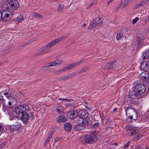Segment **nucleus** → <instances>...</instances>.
Wrapping results in <instances>:
<instances>
[{
  "mask_svg": "<svg viewBox=\"0 0 149 149\" xmlns=\"http://www.w3.org/2000/svg\"><path fill=\"white\" fill-rule=\"evenodd\" d=\"M22 109L20 111L19 115H21V120L23 123L28 122L29 119V115L27 112L29 111V107L28 104L21 105Z\"/></svg>",
  "mask_w": 149,
  "mask_h": 149,
  "instance_id": "1",
  "label": "nucleus"
},
{
  "mask_svg": "<svg viewBox=\"0 0 149 149\" xmlns=\"http://www.w3.org/2000/svg\"><path fill=\"white\" fill-rule=\"evenodd\" d=\"M55 45V44L53 40L52 41L45 46L40 48L38 49V52L34 54V56H36L40 55L49 52L50 51V47Z\"/></svg>",
  "mask_w": 149,
  "mask_h": 149,
  "instance_id": "2",
  "label": "nucleus"
},
{
  "mask_svg": "<svg viewBox=\"0 0 149 149\" xmlns=\"http://www.w3.org/2000/svg\"><path fill=\"white\" fill-rule=\"evenodd\" d=\"M22 108L21 107V105H19L16 107L15 109V110L11 112L10 114L9 120H18L19 118L18 117V116H19V113L20 111L21 110Z\"/></svg>",
  "mask_w": 149,
  "mask_h": 149,
  "instance_id": "3",
  "label": "nucleus"
},
{
  "mask_svg": "<svg viewBox=\"0 0 149 149\" xmlns=\"http://www.w3.org/2000/svg\"><path fill=\"white\" fill-rule=\"evenodd\" d=\"M81 139L85 141V142L87 143H92L97 141V138L94 134L91 135L87 134L82 136Z\"/></svg>",
  "mask_w": 149,
  "mask_h": 149,
  "instance_id": "4",
  "label": "nucleus"
},
{
  "mask_svg": "<svg viewBox=\"0 0 149 149\" xmlns=\"http://www.w3.org/2000/svg\"><path fill=\"white\" fill-rule=\"evenodd\" d=\"M134 89L139 96L144 93L146 91L145 86L142 84L137 85L134 88Z\"/></svg>",
  "mask_w": 149,
  "mask_h": 149,
  "instance_id": "5",
  "label": "nucleus"
},
{
  "mask_svg": "<svg viewBox=\"0 0 149 149\" xmlns=\"http://www.w3.org/2000/svg\"><path fill=\"white\" fill-rule=\"evenodd\" d=\"M4 13V15L2 18V20L4 22H8L10 20L12 16L11 12L10 11H5L3 12Z\"/></svg>",
  "mask_w": 149,
  "mask_h": 149,
  "instance_id": "6",
  "label": "nucleus"
},
{
  "mask_svg": "<svg viewBox=\"0 0 149 149\" xmlns=\"http://www.w3.org/2000/svg\"><path fill=\"white\" fill-rule=\"evenodd\" d=\"M78 115V112L76 110H72L68 112L67 114L68 118L73 119L76 118Z\"/></svg>",
  "mask_w": 149,
  "mask_h": 149,
  "instance_id": "7",
  "label": "nucleus"
},
{
  "mask_svg": "<svg viewBox=\"0 0 149 149\" xmlns=\"http://www.w3.org/2000/svg\"><path fill=\"white\" fill-rule=\"evenodd\" d=\"M78 113L79 117L83 119L87 118L88 115L87 111L85 109H81L78 112Z\"/></svg>",
  "mask_w": 149,
  "mask_h": 149,
  "instance_id": "8",
  "label": "nucleus"
},
{
  "mask_svg": "<svg viewBox=\"0 0 149 149\" xmlns=\"http://www.w3.org/2000/svg\"><path fill=\"white\" fill-rule=\"evenodd\" d=\"M8 3L11 8L13 9H17L19 6V3L16 0H6Z\"/></svg>",
  "mask_w": 149,
  "mask_h": 149,
  "instance_id": "9",
  "label": "nucleus"
},
{
  "mask_svg": "<svg viewBox=\"0 0 149 149\" xmlns=\"http://www.w3.org/2000/svg\"><path fill=\"white\" fill-rule=\"evenodd\" d=\"M141 69L144 71H149V61H144L141 65Z\"/></svg>",
  "mask_w": 149,
  "mask_h": 149,
  "instance_id": "10",
  "label": "nucleus"
},
{
  "mask_svg": "<svg viewBox=\"0 0 149 149\" xmlns=\"http://www.w3.org/2000/svg\"><path fill=\"white\" fill-rule=\"evenodd\" d=\"M102 22V19L99 17H96L92 22L91 26L93 27H95L98 24L101 23Z\"/></svg>",
  "mask_w": 149,
  "mask_h": 149,
  "instance_id": "11",
  "label": "nucleus"
},
{
  "mask_svg": "<svg viewBox=\"0 0 149 149\" xmlns=\"http://www.w3.org/2000/svg\"><path fill=\"white\" fill-rule=\"evenodd\" d=\"M16 120V122H15L12 125H11L9 126V128L10 130L13 131H16L19 129L20 127V124Z\"/></svg>",
  "mask_w": 149,
  "mask_h": 149,
  "instance_id": "12",
  "label": "nucleus"
},
{
  "mask_svg": "<svg viewBox=\"0 0 149 149\" xmlns=\"http://www.w3.org/2000/svg\"><path fill=\"white\" fill-rule=\"evenodd\" d=\"M125 110L127 116H131L136 112L134 108L125 107Z\"/></svg>",
  "mask_w": 149,
  "mask_h": 149,
  "instance_id": "13",
  "label": "nucleus"
},
{
  "mask_svg": "<svg viewBox=\"0 0 149 149\" xmlns=\"http://www.w3.org/2000/svg\"><path fill=\"white\" fill-rule=\"evenodd\" d=\"M114 63V62H112L106 64L105 66L103 68L105 71H107L113 69L114 67L113 65Z\"/></svg>",
  "mask_w": 149,
  "mask_h": 149,
  "instance_id": "14",
  "label": "nucleus"
},
{
  "mask_svg": "<svg viewBox=\"0 0 149 149\" xmlns=\"http://www.w3.org/2000/svg\"><path fill=\"white\" fill-rule=\"evenodd\" d=\"M148 72L145 71L140 74L139 77L140 79L143 81H146L148 77Z\"/></svg>",
  "mask_w": 149,
  "mask_h": 149,
  "instance_id": "15",
  "label": "nucleus"
},
{
  "mask_svg": "<svg viewBox=\"0 0 149 149\" xmlns=\"http://www.w3.org/2000/svg\"><path fill=\"white\" fill-rule=\"evenodd\" d=\"M56 120L59 123L65 122L67 120V118L65 116L63 115H60L56 118Z\"/></svg>",
  "mask_w": 149,
  "mask_h": 149,
  "instance_id": "16",
  "label": "nucleus"
},
{
  "mask_svg": "<svg viewBox=\"0 0 149 149\" xmlns=\"http://www.w3.org/2000/svg\"><path fill=\"white\" fill-rule=\"evenodd\" d=\"M135 91V90L134 89L132 91L129 92L128 96L130 98H135L136 97H139L138 94Z\"/></svg>",
  "mask_w": 149,
  "mask_h": 149,
  "instance_id": "17",
  "label": "nucleus"
},
{
  "mask_svg": "<svg viewBox=\"0 0 149 149\" xmlns=\"http://www.w3.org/2000/svg\"><path fill=\"white\" fill-rule=\"evenodd\" d=\"M144 35L143 34H141L138 35L137 41L139 45L141 44L143 42L144 38Z\"/></svg>",
  "mask_w": 149,
  "mask_h": 149,
  "instance_id": "18",
  "label": "nucleus"
},
{
  "mask_svg": "<svg viewBox=\"0 0 149 149\" xmlns=\"http://www.w3.org/2000/svg\"><path fill=\"white\" fill-rule=\"evenodd\" d=\"M72 127V125L70 123H66L64 125V128L65 130L68 132L70 131Z\"/></svg>",
  "mask_w": 149,
  "mask_h": 149,
  "instance_id": "19",
  "label": "nucleus"
},
{
  "mask_svg": "<svg viewBox=\"0 0 149 149\" xmlns=\"http://www.w3.org/2000/svg\"><path fill=\"white\" fill-rule=\"evenodd\" d=\"M68 36V35H65L56 39L53 40V41L55 45H56L57 43L59 42L61 40L65 39Z\"/></svg>",
  "mask_w": 149,
  "mask_h": 149,
  "instance_id": "20",
  "label": "nucleus"
},
{
  "mask_svg": "<svg viewBox=\"0 0 149 149\" xmlns=\"http://www.w3.org/2000/svg\"><path fill=\"white\" fill-rule=\"evenodd\" d=\"M85 128V125L82 123H81L76 125L74 127V130L77 131L82 130Z\"/></svg>",
  "mask_w": 149,
  "mask_h": 149,
  "instance_id": "21",
  "label": "nucleus"
},
{
  "mask_svg": "<svg viewBox=\"0 0 149 149\" xmlns=\"http://www.w3.org/2000/svg\"><path fill=\"white\" fill-rule=\"evenodd\" d=\"M148 1V0H143L134 6V8H137L144 5Z\"/></svg>",
  "mask_w": 149,
  "mask_h": 149,
  "instance_id": "22",
  "label": "nucleus"
},
{
  "mask_svg": "<svg viewBox=\"0 0 149 149\" xmlns=\"http://www.w3.org/2000/svg\"><path fill=\"white\" fill-rule=\"evenodd\" d=\"M133 0H127L126 1L125 0H122L121 2L122 5L123 4V6L125 7L126 6L129 5L132 2Z\"/></svg>",
  "mask_w": 149,
  "mask_h": 149,
  "instance_id": "23",
  "label": "nucleus"
},
{
  "mask_svg": "<svg viewBox=\"0 0 149 149\" xmlns=\"http://www.w3.org/2000/svg\"><path fill=\"white\" fill-rule=\"evenodd\" d=\"M23 20V16L22 15H20L17 18L15 19V21L16 23H19L21 22Z\"/></svg>",
  "mask_w": 149,
  "mask_h": 149,
  "instance_id": "24",
  "label": "nucleus"
},
{
  "mask_svg": "<svg viewBox=\"0 0 149 149\" xmlns=\"http://www.w3.org/2000/svg\"><path fill=\"white\" fill-rule=\"evenodd\" d=\"M142 56L144 59L149 58V50L143 53Z\"/></svg>",
  "mask_w": 149,
  "mask_h": 149,
  "instance_id": "25",
  "label": "nucleus"
},
{
  "mask_svg": "<svg viewBox=\"0 0 149 149\" xmlns=\"http://www.w3.org/2000/svg\"><path fill=\"white\" fill-rule=\"evenodd\" d=\"M123 34L122 31H119L117 33V36L116 37L117 40H119L122 37Z\"/></svg>",
  "mask_w": 149,
  "mask_h": 149,
  "instance_id": "26",
  "label": "nucleus"
},
{
  "mask_svg": "<svg viewBox=\"0 0 149 149\" xmlns=\"http://www.w3.org/2000/svg\"><path fill=\"white\" fill-rule=\"evenodd\" d=\"M56 110L58 114H61L63 113V109L61 106L57 107Z\"/></svg>",
  "mask_w": 149,
  "mask_h": 149,
  "instance_id": "27",
  "label": "nucleus"
},
{
  "mask_svg": "<svg viewBox=\"0 0 149 149\" xmlns=\"http://www.w3.org/2000/svg\"><path fill=\"white\" fill-rule=\"evenodd\" d=\"M7 103H8V104H7V106H6V107L9 108H12L13 107L12 101L11 100H10L9 99H8Z\"/></svg>",
  "mask_w": 149,
  "mask_h": 149,
  "instance_id": "28",
  "label": "nucleus"
},
{
  "mask_svg": "<svg viewBox=\"0 0 149 149\" xmlns=\"http://www.w3.org/2000/svg\"><path fill=\"white\" fill-rule=\"evenodd\" d=\"M126 120L127 121L128 123H132L133 122V120L132 119V116L131 115V116H127Z\"/></svg>",
  "mask_w": 149,
  "mask_h": 149,
  "instance_id": "29",
  "label": "nucleus"
},
{
  "mask_svg": "<svg viewBox=\"0 0 149 149\" xmlns=\"http://www.w3.org/2000/svg\"><path fill=\"white\" fill-rule=\"evenodd\" d=\"M86 126L87 125H90L91 124V121H89L87 120H85L83 121V123H82Z\"/></svg>",
  "mask_w": 149,
  "mask_h": 149,
  "instance_id": "30",
  "label": "nucleus"
},
{
  "mask_svg": "<svg viewBox=\"0 0 149 149\" xmlns=\"http://www.w3.org/2000/svg\"><path fill=\"white\" fill-rule=\"evenodd\" d=\"M74 67L73 63L72 64L70 65H69L64 67L65 69V71L67 70H68L72 68H73Z\"/></svg>",
  "mask_w": 149,
  "mask_h": 149,
  "instance_id": "31",
  "label": "nucleus"
},
{
  "mask_svg": "<svg viewBox=\"0 0 149 149\" xmlns=\"http://www.w3.org/2000/svg\"><path fill=\"white\" fill-rule=\"evenodd\" d=\"M132 119L133 120L135 121L137 119L138 114L136 112L135 113H134L132 115Z\"/></svg>",
  "mask_w": 149,
  "mask_h": 149,
  "instance_id": "32",
  "label": "nucleus"
},
{
  "mask_svg": "<svg viewBox=\"0 0 149 149\" xmlns=\"http://www.w3.org/2000/svg\"><path fill=\"white\" fill-rule=\"evenodd\" d=\"M71 78V75H69L68 76L61 77V80H65Z\"/></svg>",
  "mask_w": 149,
  "mask_h": 149,
  "instance_id": "33",
  "label": "nucleus"
},
{
  "mask_svg": "<svg viewBox=\"0 0 149 149\" xmlns=\"http://www.w3.org/2000/svg\"><path fill=\"white\" fill-rule=\"evenodd\" d=\"M33 15L34 17H36L40 19L43 18V17L41 15L36 13H33Z\"/></svg>",
  "mask_w": 149,
  "mask_h": 149,
  "instance_id": "34",
  "label": "nucleus"
},
{
  "mask_svg": "<svg viewBox=\"0 0 149 149\" xmlns=\"http://www.w3.org/2000/svg\"><path fill=\"white\" fill-rule=\"evenodd\" d=\"M11 94V93L10 92V91H8V92H4V93H3L4 95L6 96V97H7L8 99H9V98L10 97H10H9V96Z\"/></svg>",
  "mask_w": 149,
  "mask_h": 149,
  "instance_id": "35",
  "label": "nucleus"
},
{
  "mask_svg": "<svg viewBox=\"0 0 149 149\" xmlns=\"http://www.w3.org/2000/svg\"><path fill=\"white\" fill-rule=\"evenodd\" d=\"M65 71V70L64 68H63V69L56 71L55 72V74H57Z\"/></svg>",
  "mask_w": 149,
  "mask_h": 149,
  "instance_id": "36",
  "label": "nucleus"
},
{
  "mask_svg": "<svg viewBox=\"0 0 149 149\" xmlns=\"http://www.w3.org/2000/svg\"><path fill=\"white\" fill-rule=\"evenodd\" d=\"M56 65H58L61 64L63 62V60L61 59L57 60L55 61Z\"/></svg>",
  "mask_w": 149,
  "mask_h": 149,
  "instance_id": "37",
  "label": "nucleus"
},
{
  "mask_svg": "<svg viewBox=\"0 0 149 149\" xmlns=\"http://www.w3.org/2000/svg\"><path fill=\"white\" fill-rule=\"evenodd\" d=\"M8 108H8L6 107H3L2 110L5 113H8L9 112Z\"/></svg>",
  "mask_w": 149,
  "mask_h": 149,
  "instance_id": "38",
  "label": "nucleus"
},
{
  "mask_svg": "<svg viewBox=\"0 0 149 149\" xmlns=\"http://www.w3.org/2000/svg\"><path fill=\"white\" fill-rule=\"evenodd\" d=\"M64 5L63 4H61L58 5V10L59 12H61L63 8Z\"/></svg>",
  "mask_w": 149,
  "mask_h": 149,
  "instance_id": "39",
  "label": "nucleus"
},
{
  "mask_svg": "<svg viewBox=\"0 0 149 149\" xmlns=\"http://www.w3.org/2000/svg\"><path fill=\"white\" fill-rule=\"evenodd\" d=\"M130 143V141H128L126 144L124 145L123 146H121V148L122 149H125V148H127L129 146Z\"/></svg>",
  "mask_w": 149,
  "mask_h": 149,
  "instance_id": "40",
  "label": "nucleus"
},
{
  "mask_svg": "<svg viewBox=\"0 0 149 149\" xmlns=\"http://www.w3.org/2000/svg\"><path fill=\"white\" fill-rule=\"evenodd\" d=\"M8 98L6 100H5L4 99L3 100H3L2 102V105L3 107H6V106H7V104L6 103H7V102L8 101Z\"/></svg>",
  "mask_w": 149,
  "mask_h": 149,
  "instance_id": "41",
  "label": "nucleus"
},
{
  "mask_svg": "<svg viewBox=\"0 0 149 149\" xmlns=\"http://www.w3.org/2000/svg\"><path fill=\"white\" fill-rule=\"evenodd\" d=\"M139 20V18L138 17H136L132 20V23L133 24H135Z\"/></svg>",
  "mask_w": 149,
  "mask_h": 149,
  "instance_id": "42",
  "label": "nucleus"
},
{
  "mask_svg": "<svg viewBox=\"0 0 149 149\" xmlns=\"http://www.w3.org/2000/svg\"><path fill=\"white\" fill-rule=\"evenodd\" d=\"M48 64H49L48 66L50 67L54 66L56 65L55 61L49 63Z\"/></svg>",
  "mask_w": 149,
  "mask_h": 149,
  "instance_id": "43",
  "label": "nucleus"
},
{
  "mask_svg": "<svg viewBox=\"0 0 149 149\" xmlns=\"http://www.w3.org/2000/svg\"><path fill=\"white\" fill-rule=\"evenodd\" d=\"M88 69H89V68H88V66L85 67L83 69L81 70L80 71V72L81 73L84 72H85Z\"/></svg>",
  "mask_w": 149,
  "mask_h": 149,
  "instance_id": "44",
  "label": "nucleus"
},
{
  "mask_svg": "<svg viewBox=\"0 0 149 149\" xmlns=\"http://www.w3.org/2000/svg\"><path fill=\"white\" fill-rule=\"evenodd\" d=\"M141 135L139 134H137L136 136L134 137V139L136 141H138L140 138Z\"/></svg>",
  "mask_w": 149,
  "mask_h": 149,
  "instance_id": "45",
  "label": "nucleus"
},
{
  "mask_svg": "<svg viewBox=\"0 0 149 149\" xmlns=\"http://www.w3.org/2000/svg\"><path fill=\"white\" fill-rule=\"evenodd\" d=\"M4 93V91H1L0 92V100H3V95Z\"/></svg>",
  "mask_w": 149,
  "mask_h": 149,
  "instance_id": "46",
  "label": "nucleus"
},
{
  "mask_svg": "<svg viewBox=\"0 0 149 149\" xmlns=\"http://www.w3.org/2000/svg\"><path fill=\"white\" fill-rule=\"evenodd\" d=\"M136 133V130H135L134 129L133 130H132L131 134H130V136H132L134 135H135Z\"/></svg>",
  "mask_w": 149,
  "mask_h": 149,
  "instance_id": "47",
  "label": "nucleus"
},
{
  "mask_svg": "<svg viewBox=\"0 0 149 149\" xmlns=\"http://www.w3.org/2000/svg\"><path fill=\"white\" fill-rule=\"evenodd\" d=\"M49 66V64H47V65H46L45 66L43 67V70H49V68L50 66Z\"/></svg>",
  "mask_w": 149,
  "mask_h": 149,
  "instance_id": "48",
  "label": "nucleus"
},
{
  "mask_svg": "<svg viewBox=\"0 0 149 149\" xmlns=\"http://www.w3.org/2000/svg\"><path fill=\"white\" fill-rule=\"evenodd\" d=\"M99 115L100 117L101 118V120H103L104 119V116L103 114L102 113H100Z\"/></svg>",
  "mask_w": 149,
  "mask_h": 149,
  "instance_id": "49",
  "label": "nucleus"
},
{
  "mask_svg": "<svg viewBox=\"0 0 149 149\" xmlns=\"http://www.w3.org/2000/svg\"><path fill=\"white\" fill-rule=\"evenodd\" d=\"M100 125V123L98 122H96L95 123L93 124V127L96 128L98 127Z\"/></svg>",
  "mask_w": 149,
  "mask_h": 149,
  "instance_id": "50",
  "label": "nucleus"
},
{
  "mask_svg": "<svg viewBox=\"0 0 149 149\" xmlns=\"http://www.w3.org/2000/svg\"><path fill=\"white\" fill-rule=\"evenodd\" d=\"M58 100H64L66 101H68L69 100L68 99L63 98H58Z\"/></svg>",
  "mask_w": 149,
  "mask_h": 149,
  "instance_id": "51",
  "label": "nucleus"
},
{
  "mask_svg": "<svg viewBox=\"0 0 149 149\" xmlns=\"http://www.w3.org/2000/svg\"><path fill=\"white\" fill-rule=\"evenodd\" d=\"M6 142H3L0 145V147L1 148H3L6 145Z\"/></svg>",
  "mask_w": 149,
  "mask_h": 149,
  "instance_id": "52",
  "label": "nucleus"
},
{
  "mask_svg": "<svg viewBox=\"0 0 149 149\" xmlns=\"http://www.w3.org/2000/svg\"><path fill=\"white\" fill-rule=\"evenodd\" d=\"M132 149H141V145H138L136 146L134 149L132 148Z\"/></svg>",
  "mask_w": 149,
  "mask_h": 149,
  "instance_id": "53",
  "label": "nucleus"
},
{
  "mask_svg": "<svg viewBox=\"0 0 149 149\" xmlns=\"http://www.w3.org/2000/svg\"><path fill=\"white\" fill-rule=\"evenodd\" d=\"M73 63V64L74 65V67H77V66H78V65H79V64L77 62H76L74 63Z\"/></svg>",
  "mask_w": 149,
  "mask_h": 149,
  "instance_id": "54",
  "label": "nucleus"
},
{
  "mask_svg": "<svg viewBox=\"0 0 149 149\" xmlns=\"http://www.w3.org/2000/svg\"><path fill=\"white\" fill-rule=\"evenodd\" d=\"M3 130V126L1 124H0V132L2 131Z\"/></svg>",
  "mask_w": 149,
  "mask_h": 149,
  "instance_id": "55",
  "label": "nucleus"
},
{
  "mask_svg": "<svg viewBox=\"0 0 149 149\" xmlns=\"http://www.w3.org/2000/svg\"><path fill=\"white\" fill-rule=\"evenodd\" d=\"M83 59H81V60L77 61L79 64V65L81 64L83 61Z\"/></svg>",
  "mask_w": 149,
  "mask_h": 149,
  "instance_id": "56",
  "label": "nucleus"
},
{
  "mask_svg": "<svg viewBox=\"0 0 149 149\" xmlns=\"http://www.w3.org/2000/svg\"><path fill=\"white\" fill-rule=\"evenodd\" d=\"M59 138L57 137L55 139V142H57L58 141H59Z\"/></svg>",
  "mask_w": 149,
  "mask_h": 149,
  "instance_id": "57",
  "label": "nucleus"
},
{
  "mask_svg": "<svg viewBox=\"0 0 149 149\" xmlns=\"http://www.w3.org/2000/svg\"><path fill=\"white\" fill-rule=\"evenodd\" d=\"M49 140H50V139L47 138L46 140V141H45L46 143H47V142H48V141H49Z\"/></svg>",
  "mask_w": 149,
  "mask_h": 149,
  "instance_id": "58",
  "label": "nucleus"
},
{
  "mask_svg": "<svg viewBox=\"0 0 149 149\" xmlns=\"http://www.w3.org/2000/svg\"><path fill=\"white\" fill-rule=\"evenodd\" d=\"M117 108H115L113 109V111L114 112H115L117 110Z\"/></svg>",
  "mask_w": 149,
  "mask_h": 149,
  "instance_id": "59",
  "label": "nucleus"
},
{
  "mask_svg": "<svg viewBox=\"0 0 149 149\" xmlns=\"http://www.w3.org/2000/svg\"><path fill=\"white\" fill-rule=\"evenodd\" d=\"M97 1V0H93V3H96Z\"/></svg>",
  "mask_w": 149,
  "mask_h": 149,
  "instance_id": "60",
  "label": "nucleus"
},
{
  "mask_svg": "<svg viewBox=\"0 0 149 149\" xmlns=\"http://www.w3.org/2000/svg\"><path fill=\"white\" fill-rule=\"evenodd\" d=\"M52 137V134H51L49 135V136H48V138L50 139V138H51Z\"/></svg>",
  "mask_w": 149,
  "mask_h": 149,
  "instance_id": "61",
  "label": "nucleus"
},
{
  "mask_svg": "<svg viewBox=\"0 0 149 149\" xmlns=\"http://www.w3.org/2000/svg\"><path fill=\"white\" fill-rule=\"evenodd\" d=\"M113 0H109L108 2V3L109 4V3L113 1Z\"/></svg>",
  "mask_w": 149,
  "mask_h": 149,
  "instance_id": "62",
  "label": "nucleus"
},
{
  "mask_svg": "<svg viewBox=\"0 0 149 149\" xmlns=\"http://www.w3.org/2000/svg\"><path fill=\"white\" fill-rule=\"evenodd\" d=\"M86 24L85 23H84L82 25V26H84H84H86Z\"/></svg>",
  "mask_w": 149,
  "mask_h": 149,
  "instance_id": "63",
  "label": "nucleus"
},
{
  "mask_svg": "<svg viewBox=\"0 0 149 149\" xmlns=\"http://www.w3.org/2000/svg\"><path fill=\"white\" fill-rule=\"evenodd\" d=\"M145 149H149V148L147 147H146L145 148Z\"/></svg>",
  "mask_w": 149,
  "mask_h": 149,
  "instance_id": "64",
  "label": "nucleus"
}]
</instances>
